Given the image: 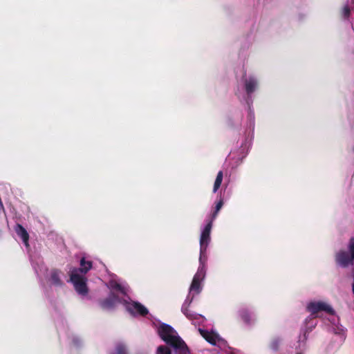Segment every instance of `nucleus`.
<instances>
[{
    "label": "nucleus",
    "instance_id": "nucleus-9",
    "mask_svg": "<svg viewBox=\"0 0 354 354\" xmlns=\"http://www.w3.org/2000/svg\"><path fill=\"white\" fill-rule=\"evenodd\" d=\"M92 261H86L85 258L82 257L80 259V267L78 268H73L71 270L85 275L92 268Z\"/></svg>",
    "mask_w": 354,
    "mask_h": 354
},
{
    "label": "nucleus",
    "instance_id": "nucleus-15",
    "mask_svg": "<svg viewBox=\"0 0 354 354\" xmlns=\"http://www.w3.org/2000/svg\"><path fill=\"white\" fill-rule=\"evenodd\" d=\"M202 279L194 277L191 286L190 291H195L196 293H198L201 291V281Z\"/></svg>",
    "mask_w": 354,
    "mask_h": 354
},
{
    "label": "nucleus",
    "instance_id": "nucleus-14",
    "mask_svg": "<svg viewBox=\"0 0 354 354\" xmlns=\"http://www.w3.org/2000/svg\"><path fill=\"white\" fill-rule=\"evenodd\" d=\"M223 178V171H219L217 174L216 180L214 181V187H213V192L216 193L219 187H221V185L222 183Z\"/></svg>",
    "mask_w": 354,
    "mask_h": 354
},
{
    "label": "nucleus",
    "instance_id": "nucleus-21",
    "mask_svg": "<svg viewBox=\"0 0 354 354\" xmlns=\"http://www.w3.org/2000/svg\"><path fill=\"white\" fill-rule=\"evenodd\" d=\"M223 199H220L216 204L215 210L214 211V212L212 214L211 218H212V220H214L216 218L217 214H218V212L220 211V209H221V207H223Z\"/></svg>",
    "mask_w": 354,
    "mask_h": 354
},
{
    "label": "nucleus",
    "instance_id": "nucleus-12",
    "mask_svg": "<svg viewBox=\"0 0 354 354\" xmlns=\"http://www.w3.org/2000/svg\"><path fill=\"white\" fill-rule=\"evenodd\" d=\"M189 304L187 303V301H185V303L182 306L181 310L183 313L190 320H194L198 319L201 317V315L198 314H196L195 313L191 312L188 309Z\"/></svg>",
    "mask_w": 354,
    "mask_h": 354
},
{
    "label": "nucleus",
    "instance_id": "nucleus-16",
    "mask_svg": "<svg viewBox=\"0 0 354 354\" xmlns=\"http://www.w3.org/2000/svg\"><path fill=\"white\" fill-rule=\"evenodd\" d=\"M205 257V255L203 257L202 263L200 262L201 266H199L197 272L194 275L195 277L199 278L201 279H203L205 277V266H204Z\"/></svg>",
    "mask_w": 354,
    "mask_h": 354
},
{
    "label": "nucleus",
    "instance_id": "nucleus-28",
    "mask_svg": "<svg viewBox=\"0 0 354 354\" xmlns=\"http://www.w3.org/2000/svg\"><path fill=\"white\" fill-rule=\"evenodd\" d=\"M353 2H354V0H353Z\"/></svg>",
    "mask_w": 354,
    "mask_h": 354
},
{
    "label": "nucleus",
    "instance_id": "nucleus-27",
    "mask_svg": "<svg viewBox=\"0 0 354 354\" xmlns=\"http://www.w3.org/2000/svg\"><path fill=\"white\" fill-rule=\"evenodd\" d=\"M297 354H301V353H297Z\"/></svg>",
    "mask_w": 354,
    "mask_h": 354
},
{
    "label": "nucleus",
    "instance_id": "nucleus-19",
    "mask_svg": "<svg viewBox=\"0 0 354 354\" xmlns=\"http://www.w3.org/2000/svg\"><path fill=\"white\" fill-rule=\"evenodd\" d=\"M240 316L242 320L246 324L250 323V315L248 310L243 309L240 311Z\"/></svg>",
    "mask_w": 354,
    "mask_h": 354
},
{
    "label": "nucleus",
    "instance_id": "nucleus-5",
    "mask_svg": "<svg viewBox=\"0 0 354 354\" xmlns=\"http://www.w3.org/2000/svg\"><path fill=\"white\" fill-rule=\"evenodd\" d=\"M123 304L125 306L126 310L133 315L138 314L145 317L149 313L147 308L138 301L128 302L123 300Z\"/></svg>",
    "mask_w": 354,
    "mask_h": 354
},
{
    "label": "nucleus",
    "instance_id": "nucleus-2",
    "mask_svg": "<svg viewBox=\"0 0 354 354\" xmlns=\"http://www.w3.org/2000/svg\"><path fill=\"white\" fill-rule=\"evenodd\" d=\"M306 310L308 312L310 313V316L306 319V322L312 318L317 317L320 312H325L330 315H334L335 314V310L330 305L321 301L309 302L306 306Z\"/></svg>",
    "mask_w": 354,
    "mask_h": 354
},
{
    "label": "nucleus",
    "instance_id": "nucleus-25",
    "mask_svg": "<svg viewBox=\"0 0 354 354\" xmlns=\"http://www.w3.org/2000/svg\"><path fill=\"white\" fill-rule=\"evenodd\" d=\"M113 288L115 290H118L119 291H122V286L118 283H115L113 286Z\"/></svg>",
    "mask_w": 354,
    "mask_h": 354
},
{
    "label": "nucleus",
    "instance_id": "nucleus-26",
    "mask_svg": "<svg viewBox=\"0 0 354 354\" xmlns=\"http://www.w3.org/2000/svg\"><path fill=\"white\" fill-rule=\"evenodd\" d=\"M352 292L354 295V273H353V282L352 283Z\"/></svg>",
    "mask_w": 354,
    "mask_h": 354
},
{
    "label": "nucleus",
    "instance_id": "nucleus-23",
    "mask_svg": "<svg viewBox=\"0 0 354 354\" xmlns=\"http://www.w3.org/2000/svg\"><path fill=\"white\" fill-rule=\"evenodd\" d=\"M348 249L351 254V257L354 259V236L350 239L348 245Z\"/></svg>",
    "mask_w": 354,
    "mask_h": 354
},
{
    "label": "nucleus",
    "instance_id": "nucleus-17",
    "mask_svg": "<svg viewBox=\"0 0 354 354\" xmlns=\"http://www.w3.org/2000/svg\"><path fill=\"white\" fill-rule=\"evenodd\" d=\"M281 339L279 337H275L272 339L270 343V348L274 351H278L280 347Z\"/></svg>",
    "mask_w": 354,
    "mask_h": 354
},
{
    "label": "nucleus",
    "instance_id": "nucleus-1",
    "mask_svg": "<svg viewBox=\"0 0 354 354\" xmlns=\"http://www.w3.org/2000/svg\"><path fill=\"white\" fill-rule=\"evenodd\" d=\"M160 337L179 354H188L189 348L185 342L177 335L176 331L167 324H161L158 328Z\"/></svg>",
    "mask_w": 354,
    "mask_h": 354
},
{
    "label": "nucleus",
    "instance_id": "nucleus-4",
    "mask_svg": "<svg viewBox=\"0 0 354 354\" xmlns=\"http://www.w3.org/2000/svg\"><path fill=\"white\" fill-rule=\"evenodd\" d=\"M119 303L123 304V301L119 297L118 295L112 292L107 297L98 300V304L103 310H113L116 305Z\"/></svg>",
    "mask_w": 354,
    "mask_h": 354
},
{
    "label": "nucleus",
    "instance_id": "nucleus-6",
    "mask_svg": "<svg viewBox=\"0 0 354 354\" xmlns=\"http://www.w3.org/2000/svg\"><path fill=\"white\" fill-rule=\"evenodd\" d=\"M335 260L337 265L342 268H347L350 265H353L354 259L351 257V254L349 251L339 250L335 254Z\"/></svg>",
    "mask_w": 354,
    "mask_h": 354
},
{
    "label": "nucleus",
    "instance_id": "nucleus-13",
    "mask_svg": "<svg viewBox=\"0 0 354 354\" xmlns=\"http://www.w3.org/2000/svg\"><path fill=\"white\" fill-rule=\"evenodd\" d=\"M245 86L246 93L250 95L255 91L257 82L254 78L250 77L249 80H245Z\"/></svg>",
    "mask_w": 354,
    "mask_h": 354
},
{
    "label": "nucleus",
    "instance_id": "nucleus-11",
    "mask_svg": "<svg viewBox=\"0 0 354 354\" xmlns=\"http://www.w3.org/2000/svg\"><path fill=\"white\" fill-rule=\"evenodd\" d=\"M15 232L17 234L20 236L24 243L28 246L29 234L26 230L20 224H17L15 227Z\"/></svg>",
    "mask_w": 354,
    "mask_h": 354
},
{
    "label": "nucleus",
    "instance_id": "nucleus-3",
    "mask_svg": "<svg viewBox=\"0 0 354 354\" xmlns=\"http://www.w3.org/2000/svg\"><path fill=\"white\" fill-rule=\"evenodd\" d=\"M68 282L73 283L75 291L81 295H86L88 292L87 278L85 275L70 270Z\"/></svg>",
    "mask_w": 354,
    "mask_h": 354
},
{
    "label": "nucleus",
    "instance_id": "nucleus-18",
    "mask_svg": "<svg viewBox=\"0 0 354 354\" xmlns=\"http://www.w3.org/2000/svg\"><path fill=\"white\" fill-rule=\"evenodd\" d=\"M351 8L348 5H345L340 11V15L344 19H348L351 15Z\"/></svg>",
    "mask_w": 354,
    "mask_h": 354
},
{
    "label": "nucleus",
    "instance_id": "nucleus-7",
    "mask_svg": "<svg viewBox=\"0 0 354 354\" xmlns=\"http://www.w3.org/2000/svg\"><path fill=\"white\" fill-rule=\"evenodd\" d=\"M210 241V235L202 232L200 238V258L199 261L202 263L203 257L205 255L207 248Z\"/></svg>",
    "mask_w": 354,
    "mask_h": 354
},
{
    "label": "nucleus",
    "instance_id": "nucleus-8",
    "mask_svg": "<svg viewBox=\"0 0 354 354\" xmlns=\"http://www.w3.org/2000/svg\"><path fill=\"white\" fill-rule=\"evenodd\" d=\"M198 331L201 336L212 345H216L219 339L218 335L213 331H208L202 328H198Z\"/></svg>",
    "mask_w": 354,
    "mask_h": 354
},
{
    "label": "nucleus",
    "instance_id": "nucleus-20",
    "mask_svg": "<svg viewBox=\"0 0 354 354\" xmlns=\"http://www.w3.org/2000/svg\"><path fill=\"white\" fill-rule=\"evenodd\" d=\"M111 354H127L125 346L123 344L118 343L115 346V350Z\"/></svg>",
    "mask_w": 354,
    "mask_h": 354
},
{
    "label": "nucleus",
    "instance_id": "nucleus-10",
    "mask_svg": "<svg viewBox=\"0 0 354 354\" xmlns=\"http://www.w3.org/2000/svg\"><path fill=\"white\" fill-rule=\"evenodd\" d=\"M62 272L57 269H53L50 272V280L51 283L56 286H62L64 285L63 281L61 279Z\"/></svg>",
    "mask_w": 354,
    "mask_h": 354
},
{
    "label": "nucleus",
    "instance_id": "nucleus-22",
    "mask_svg": "<svg viewBox=\"0 0 354 354\" xmlns=\"http://www.w3.org/2000/svg\"><path fill=\"white\" fill-rule=\"evenodd\" d=\"M156 354H171V350L166 346H159Z\"/></svg>",
    "mask_w": 354,
    "mask_h": 354
},
{
    "label": "nucleus",
    "instance_id": "nucleus-24",
    "mask_svg": "<svg viewBox=\"0 0 354 354\" xmlns=\"http://www.w3.org/2000/svg\"><path fill=\"white\" fill-rule=\"evenodd\" d=\"M212 222H213V220H212V218H211L209 220V221L206 224L205 228L203 230V232L208 234L210 235L211 230H212Z\"/></svg>",
    "mask_w": 354,
    "mask_h": 354
}]
</instances>
